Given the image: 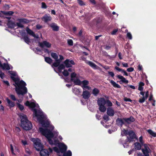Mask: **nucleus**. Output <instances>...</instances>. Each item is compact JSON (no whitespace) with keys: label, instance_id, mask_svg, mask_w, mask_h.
Here are the masks:
<instances>
[{"label":"nucleus","instance_id":"1","mask_svg":"<svg viewBox=\"0 0 156 156\" xmlns=\"http://www.w3.org/2000/svg\"><path fill=\"white\" fill-rule=\"evenodd\" d=\"M121 135L122 136L128 135L125 140L122 139L119 140V143L122 144L124 147H127L129 146V143L135 142L136 140L137 139L135 133L132 130L129 131L127 129H124Z\"/></svg>","mask_w":156,"mask_h":156},{"label":"nucleus","instance_id":"2","mask_svg":"<svg viewBox=\"0 0 156 156\" xmlns=\"http://www.w3.org/2000/svg\"><path fill=\"white\" fill-rule=\"evenodd\" d=\"M11 79L15 82L17 87H16V91L17 94L19 95H24L27 91V88L25 87L26 85V83L23 80L20 81L18 78H16L11 76Z\"/></svg>","mask_w":156,"mask_h":156},{"label":"nucleus","instance_id":"3","mask_svg":"<svg viewBox=\"0 0 156 156\" xmlns=\"http://www.w3.org/2000/svg\"><path fill=\"white\" fill-rule=\"evenodd\" d=\"M21 126L23 129L26 130H30L32 128V125L31 122L28 119L25 115H20Z\"/></svg>","mask_w":156,"mask_h":156},{"label":"nucleus","instance_id":"4","mask_svg":"<svg viewBox=\"0 0 156 156\" xmlns=\"http://www.w3.org/2000/svg\"><path fill=\"white\" fill-rule=\"evenodd\" d=\"M34 116L37 118L38 121L39 123L41 124L43 127L47 128L49 126V123L48 122L44 121L45 116L41 110L39 111L38 113L37 114V115Z\"/></svg>","mask_w":156,"mask_h":156},{"label":"nucleus","instance_id":"5","mask_svg":"<svg viewBox=\"0 0 156 156\" xmlns=\"http://www.w3.org/2000/svg\"><path fill=\"white\" fill-rule=\"evenodd\" d=\"M106 100L104 98H99L97 100V104L99 108V111L102 112H104L106 110V108L105 106L106 104Z\"/></svg>","mask_w":156,"mask_h":156},{"label":"nucleus","instance_id":"6","mask_svg":"<svg viewBox=\"0 0 156 156\" xmlns=\"http://www.w3.org/2000/svg\"><path fill=\"white\" fill-rule=\"evenodd\" d=\"M58 146L59 148L57 147H55L53 148L54 151L57 153H59L61 152L63 153V152H66L67 150V146L63 143H58Z\"/></svg>","mask_w":156,"mask_h":156},{"label":"nucleus","instance_id":"7","mask_svg":"<svg viewBox=\"0 0 156 156\" xmlns=\"http://www.w3.org/2000/svg\"><path fill=\"white\" fill-rule=\"evenodd\" d=\"M25 104L26 106L29 107L31 108V111L34 112L33 115L34 116H37V114L38 113L39 111H41L35 108L36 105L35 104L34 102L30 103L29 101H27Z\"/></svg>","mask_w":156,"mask_h":156},{"label":"nucleus","instance_id":"8","mask_svg":"<svg viewBox=\"0 0 156 156\" xmlns=\"http://www.w3.org/2000/svg\"><path fill=\"white\" fill-rule=\"evenodd\" d=\"M41 133L46 138L49 137H53L54 135L51 131L47 128L43 129L40 127L39 129Z\"/></svg>","mask_w":156,"mask_h":156},{"label":"nucleus","instance_id":"9","mask_svg":"<svg viewBox=\"0 0 156 156\" xmlns=\"http://www.w3.org/2000/svg\"><path fill=\"white\" fill-rule=\"evenodd\" d=\"M33 141L35 147L37 151H40L42 148H43V145L41 143L39 139L33 138Z\"/></svg>","mask_w":156,"mask_h":156},{"label":"nucleus","instance_id":"10","mask_svg":"<svg viewBox=\"0 0 156 156\" xmlns=\"http://www.w3.org/2000/svg\"><path fill=\"white\" fill-rule=\"evenodd\" d=\"M39 45L43 49L44 47L47 48H50L51 46V44L46 41H43L42 42H40L38 40Z\"/></svg>","mask_w":156,"mask_h":156},{"label":"nucleus","instance_id":"11","mask_svg":"<svg viewBox=\"0 0 156 156\" xmlns=\"http://www.w3.org/2000/svg\"><path fill=\"white\" fill-rule=\"evenodd\" d=\"M66 68H69L72 67V65H75V63L73 60H70L69 59H66L63 62Z\"/></svg>","mask_w":156,"mask_h":156},{"label":"nucleus","instance_id":"12","mask_svg":"<svg viewBox=\"0 0 156 156\" xmlns=\"http://www.w3.org/2000/svg\"><path fill=\"white\" fill-rule=\"evenodd\" d=\"M41 19L45 23H47L51 20L52 18L49 14H46L41 18Z\"/></svg>","mask_w":156,"mask_h":156},{"label":"nucleus","instance_id":"13","mask_svg":"<svg viewBox=\"0 0 156 156\" xmlns=\"http://www.w3.org/2000/svg\"><path fill=\"white\" fill-rule=\"evenodd\" d=\"M125 118H118L116 120V123L117 125L122 127L123 125H125V122L124 120Z\"/></svg>","mask_w":156,"mask_h":156},{"label":"nucleus","instance_id":"14","mask_svg":"<svg viewBox=\"0 0 156 156\" xmlns=\"http://www.w3.org/2000/svg\"><path fill=\"white\" fill-rule=\"evenodd\" d=\"M124 120L125 123L128 124H129L135 121V119L133 116H130L129 118H125Z\"/></svg>","mask_w":156,"mask_h":156},{"label":"nucleus","instance_id":"15","mask_svg":"<svg viewBox=\"0 0 156 156\" xmlns=\"http://www.w3.org/2000/svg\"><path fill=\"white\" fill-rule=\"evenodd\" d=\"M117 77L119 79L121 80V81L119 82L120 84H122V83L121 82L123 83H125L126 84H127L129 83V81L126 80L125 78L121 75H117Z\"/></svg>","mask_w":156,"mask_h":156},{"label":"nucleus","instance_id":"16","mask_svg":"<svg viewBox=\"0 0 156 156\" xmlns=\"http://www.w3.org/2000/svg\"><path fill=\"white\" fill-rule=\"evenodd\" d=\"M40 151V154L41 156H49V153L47 149H43L42 148Z\"/></svg>","mask_w":156,"mask_h":156},{"label":"nucleus","instance_id":"17","mask_svg":"<svg viewBox=\"0 0 156 156\" xmlns=\"http://www.w3.org/2000/svg\"><path fill=\"white\" fill-rule=\"evenodd\" d=\"M7 25L8 28L11 29H13L16 26V24L14 22L11 20H9L7 23Z\"/></svg>","mask_w":156,"mask_h":156},{"label":"nucleus","instance_id":"18","mask_svg":"<svg viewBox=\"0 0 156 156\" xmlns=\"http://www.w3.org/2000/svg\"><path fill=\"white\" fill-rule=\"evenodd\" d=\"M26 30L27 33L29 35L32 36L35 38H38L39 37L38 36H36L35 34L34 33V32L31 30L30 29H29L28 27H27L26 28Z\"/></svg>","mask_w":156,"mask_h":156},{"label":"nucleus","instance_id":"19","mask_svg":"<svg viewBox=\"0 0 156 156\" xmlns=\"http://www.w3.org/2000/svg\"><path fill=\"white\" fill-rule=\"evenodd\" d=\"M107 114L109 116H113L115 114L114 111L112 108L108 107L107 108Z\"/></svg>","mask_w":156,"mask_h":156},{"label":"nucleus","instance_id":"20","mask_svg":"<svg viewBox=\"0 0 156 156\" xmlns=\"http://www.w3.org/2000/svg\"><path fill=\"white\" fill-rule=\"evenodd\" d=\"M82 95L84 99H88L90 97V94L87 90L83 91Z\"/></svg>","mask_w":156,"mask_h":156},{"label":"nucleus","instance_id":"21","mask_svg":"<svg viewBox=\"0 0 156 156\" xmlns=\"http://www.w3.org/2000/svg\"><path fill=\"white\" fill-rule=\"evenodd\" d=\"M49 26L52 28L54 31H58L59 30V27L55 23H52L49 24Z\"/></svg>","mask_w":156,"mask_h":156},{"label":"nucleus","instance_id":"22","mask_svg":"<svg viewBox=\"0 0 156 156\" xmlns=\"http://www.w3.org/2000/svg\"><path fill=\"white\" fill-rule=\"evenodd\" d=\"M6 100L8 105V106L10 108H11L15 106V104L14 102L12 101L8 98L6 99Z\"/></svg>","mask_w":156,"mask_h":156},{"label":"nucleus","instance_id":"23","mask_svg":"<svg viewBox=\"0 0 156 156\" xmlns=\"http://www.w3.org/2000/svg\"><path fill=\"white\" fill-rule=\"evenodd\" d=\"M55 62L53 63L52 66L55 67H58L59 64L61 61L59 59H58V58L57 59H55Z\"/></svg>","mask_w":156,"mask_h":156},{"label":"nucleus","instance_id":"24","mask_svg":"<svg viewBox=\"0 0 156 156\" xmlns=\"http://www.w3.org/2000/svg\"><path fill=\"white\" fill-rule=\"evenodd\" d=\"M135 145V149L137 150H140L141 149L142 146V144L140 143L139 142H136L134 144Z\"/></svg>","mask_w":156,"mask_h":156},{"label":"nucleus","instance_id":"25","mask_svg":"<svg viewBox=\"0 0 156 156\" xmlns=\"http://www.w3.org/2000/svg\"><path fill=\"white\" fill-rule=\"evenodd\" d=\"M105 97L107 99L105 102L107 106L108 107L112 106V102L108 99L109 98L107 96H105Z\"/></svg>","mask_w":156,"mask_h":156},{"label":"nucleus","instance_id":"26","mask_svg":"<svg viewBox=\"0 0 156 156\" xmlns=\"http://www.w3.org/2000/svg\"><path fill=\"white\" fill-rule=\"evenodd\" d=\"M112 85L115 88H121V86L119 85L118 84L116 83L115 81L113 80H111L110 82Z\"/></svg>","mask_w":156,"mask_h":156},{"label":"nucleus","instance_id":"27","mask_svg":"<svg viewBox=\"0 0 156 156\" xmlns=\"http://www.w3.org/2000/svg\"><path fill=\"white\" fill-rule=\"evenodd\" d=\"M142 151L143 154L145 156H150L149 153L151 151V150L150 149V150L142 149Z\"/></svg>","mask_w":156,"mask_h":156},{"label":"nucleus","instance_id":"28","mask_svg":"<svg viewBox=\"0 0 156 156\" xmlns=\"http://www.w3.org/2000/svg\"><path fill=\"white\" fill-rule=\"evenodd\" d=\"M71 81L73 82L75 85H80L81 83V81L78 78H77L75 80L74 79L73 80H72Z\"/></svg>","mask_w":156,"mask_h":156},{"label":"nucleus","instance_id":"29","mask_svg":"<svg viewBox=\"0 0 156 156\" xmlns=\"http://www.w3.org/2000/svg\"><path fill=\"white\" fill-rule=\"evenodd\" d=\"M23 37L25 42L29 44L30 42V38L28 37L27 35L23 36Z\"/></svg>","mask_w":156,"mask_h":156},{"label":"nucleus","instance_id":"30","mask_svg":"<svg viewBox=\"0 0 156 156\" xmlns=\"http://www.w3.org/2000/svg\"><path fill=\"white\" fill-rule=\"evenodd\" d=\"M3 69H6L9 70L10 69V67L9 65L6 63H4L3 65H2V67H1Z\"/></svg>","mask_w":156,"mask_h":156},{"label":"nucleus","instance_id":"31","mask_svg":"<svg viewBox=\"0 0 156 156\" xmlns=\"http://www.w3.org/2000/svg\"><path fill=\"white\" fill-rule=\"evenodd\" d=\"M19 21L20 23H27L29 22V21L26 19L22 18L19 19Z\"/></svg>","mask_w":156,"mask_h":156},{"label":"nucleus","instance_id":"32","mask_svg":"<svg viewBox=\"0 0 156 156\" xmlns=\"http://www.w3.org/2000/svg\"><path fill=\"white\" fill-rule=\"evenodd\" d=\"M99 92V90L97 88H94L92 91V93L95 96H97Z\"/></svg>","mask_w":156,"mask_h":156},{"label":"nucleus","instance_id":"33","mask_svg":"<svg viewBox=\"0 0 156 156\" xmlns=\"http://www.w3.org/2000/svg\"><path fill=\"white\" fill-rule=\"evenodd\" d=\"M44 59L45 61L48 64H51L52 62V60L49 57H45Z\"/></svg>","mask_w":156,"mask_h":156},{"label":"nucleus","instance_id":"34","mask_svg":"<svg viewBox=\"0 0 156 156\" xmlns=\"http://www.w3.org/2000/svg\"><path fill=\"white\" fill-rule=\"evenodd\" d=\"M148 133L154 137H156V133L154 132L151 129H149L147 130Z\"/></svg>","mask_w":156,"mask_h":156},{"label":"nucleus","instance_id":"35","mask_svg":"<svg viewBox=\"0 0 156 156\" xmlns=\"http://www.w3.org/2000/svg\"><path fill=\"white\" fill-rule=\"evenodd\" d=\"M53 138V137H48L47 138L48 140V142L51 145H53L54 144H56V141L55 140V141H54L55 143H53V140L51 139V138Z\"/></svg>","mask_w":156,"mask_h":156},{"label":"nucleus","instance_id":"36","mask_svg":"<svg viewBox=\"0 0 156 156\" xmlns=\"http://www.w3.org/2000/svg\"><path fill=\"white\" fill-rule=\"evenodd\" d=\"M87 63L91 67L94 68H96L97 66V65L94 63L90 61H88L87 62Z\"/></svg>","mask_w":156,"mask_h":156},{"label":"nucleus","instance_id":"37","mask_svg":"<svg viewBox=\"0 0 156 156\" xmlns=\"http://www.w3.org/2000/svg\"><path fill=\"white\" fill-rule=\"evenodd\" d=\"M65 66L62 64H60L58 66V71L60 72H61L62 69H64L65 68Z\"/></svg>","mask_w":156,"mask_h":156},{"label":"nucleus","instance_id":"38","mask_svg":"<svg viewBox=\"0 0 156 156\" xmlns=\"http://www.w3.org/2000/svg\"><path fill=\"white\" fill-rule=\"evenodd\" d=\"M16 104L17 105V107L21 111H23V110L24 109V106L18 102H17Z\"/></svg>","mask_w":156,"mask_h":156},{"label":"nucleus","instance_id":"39","mask_svg":"<svg viewBox=\"0 0 156 156\" xmlns=\"http://www.w3.org/2000/svg\"><path fill=\"white\" fill-rule=\"evenodd\" d=\"M63 156H72V153L70 150H68L67 152H65L63 153Z\"/></svg>","mask_w":156,"mask_h":156},{"label":"nucleus","instance_id":"40","mask_svg":"<svg viewBox=\"0 0 156 156\" xmlns=\"http://www.w3.org/2000/svg\"><path fill=\"white\" fill-rule=\"evenodd\" d=\"M51 57L55 60V59H57V58H58V55L55 52H51Z\"/></svg>","mask_w":156,"mask_h":156},{"label":"nucleus","instance_id":"41","mask_svg":"<svg viewBox=\"0 0 156 156\" xmlns=\"http://www.w3.org/2000/svg\"><path fill=\"white\" fill-rule=\"evenodd\" d=\"M14 12L12 11H4L3 13L7 16H11L14 13Z\"/></svg>","mask_w":156,"mask_h":156},{"label":"nucleus","instance_id":"42","mask_svg":"<svg viewBox=\"0 0 156 156\" xmlns=\"http://www.w3.org/2000/svg\"><path fill=\"white\" fill-rule=\"evenodd\" d=\"M76 74L75 73H72L71 74V81L73 80L74 78L76 77Z\"/></svg>","mask_w":156,"mask_h":156},{"label":"nucleus","instance_id":"43","mask_svg":"<svg viewBox=\"0 0 156 156\" xmlns=\"http://www.w3.org/2000/svg\"><path fill=\"white\" fill-rule=\"evenodd\" d=\"M97 24L100 23L102 21V20L100 17H98L94 19Z\"/></svg>","mask_w":156,"mask_h":156},{"label":"nucleus","instance_id":"44","mask_svg":"<svg viewBox=\"0 0 156 156\" xmlns=\"http://www.w3.org/2000/svg\"><path fill=\"white\" fill-rule=\"evenodd\" d=\"M147 99H146V98L143 96L142 98L139 99V102L140 103H143L144 102L145 100Z\"/></svg>","mask_w":156,"mask_h":156},{"label":"nucleus","instance_id":"45","mask_svg":"<svg viewBox=\"0 0 156 156\" xmlns=\"http://www.w3.org/2000/svg\"><path fill=\"white\" fill-rule=\"evenodd\" d=\"M74 92L76 95L79 94L80 92V89L77 88L75 89L74 90Z\"/></svg>","mask_w":156,"mask_h":156},{"label":"nucleus","instance_id":"46","mask_svg":"<svg viewBox=\"0 0 156 156\" xmlns=\"http://www.w3.org/2000/svg\"><path fill=\"white\" fill-rule=\"evenodd\" d=\"M63 74L65 76H67L69 75V73L66 70H64L62 72Z\"/></svg>","mask_w":156,"mask_h":156},{"label":"nucleus","instance_id":"47","mask_svg":"<svg viewBox=\"0 0 156 156\" xmlns=\"http://www.w3.org/2000/svg\"><path fill=\"white\" fill-rule=\"evenodd\" d=\"M83 86L87 85L89 84V81L87 80H84L81 82Z\"/></svg>","mask_w":156,"mask_h":156},{"label":"nucleus","instance_id":"48","mask_svg":"<svg viewBox=\"0 0 156 156\" xmlns=\"http://www.w3.org/2000/svg\"><path fill=\"white\" fill-rule=\"evenodd\" d=\"M67 43L68 45L69 46H72L73 45V42L72 40L69 39L67 41Z\"/></svg>","mask_w":156,"mask_h":156},{"label":"nucleus","instance_id":"49","mask_svg":"<svg viewBox=\"0 0 156 156\" xmlns=\"http://www.w3.org/2000/svg\"><path fill=\"white\" fill-rule=\"evenodd\" d=\"M142 145L144 146V148H143L142 149L150 150V148L147 144H143V145Z\"/></svg>","mask_w":156,"mask_h":156},{"label":"nucleus","instance_id":"50","mask_svg":"<svg viewBox=\"0 0 156 156\" xmlns=\"http://www.w3.org/2000/svg\"><path fill=\"white\" fill-rule=\"evenodd\" d=\"M77 1H78V3L80 6H83L85 5V4L84 3L83 1L82 0H77Z\"/></svg>","mask_w":156,"mask_h":156},{"label":"nucleus","instance_id":"51","mask_svg":"<svg viewBox=\"0 0 156 156\" xmlns=\"http://www.w3.org/2000/svg\"><path fill=\"white\" fill-rule=\"evenodd\" d=\"M47 7V5H46L45 3L44 2H42L41 3V8L43 9H46Z\"/></svg>","mask_w":156,"mask_h":156},{"label":"nucleus","instance_id":"52","mask_svg":"<svg viewBox=\"0 0 156 156\" xmlns=\"http://www.w3.org/2000/svg\"><path fill=\"white\" fill-rule=\"evenodd\" d=\"M123 100L124 101L126 102H131L132 101V100H131V99L129 98H127L126 97H125L123 99Z\"/></svg>","mask_w":156,"mask_h":156},{"label":"nucleus","instance_id":"53","mask_svg":"<svg viewBox=\"0 0 156 156\" xmlns=\"http://www.w3.org/2000/svg\"><path fill=\"white\" fill-rule=\"evenodd\" d=\"M21 23H16V26H17L18 27L20 28H23L24 27L23 25Z\"/></svg>","mask_w":156,"mask_h":156},{"label":"nucleus","instance_id":"54","mask_svg":"<svg viewBox=\"0 0 156 156\" xmlns=\"http://www.w3.org/2000/svg\"><path fill=\"white\" fill-rule=\"evenodd\" d=\"M103 119L104 120H106V122H107L109 120V117L107 115H104L103 116Z\"/></svg>","mask_w":156,"mask_h":156},{"label":"nucleus","instance_id":"55","mask_svg":"<svg viewBox=\"0 0 156 156\" xmlns=\"http://www.w3.org/2000/svg\"><path fill=\"white\" fill-rule=\"evenodd\" d=\"M127 37L129 39L131 40L132 39V36L131 33L129 32L127 33Z\"/></svg>","mask_w":156,"mask_h":156},{"label":"nucleus","instance_id":"56","mask_svg":"<svg viewBox=\"0 0 156 156\" xmlns=\"http://www.w3.org/2000/svg\"><path fill=\"white\" fill-rule=\"evenodd\" d=\"M10 98L14 101H16V99L15 98V96L13 94H11L10 96Z\"/></svg>","mask_w":156,"mask_h":156},{"label":"nucleus","instance_id":"57","mask_svg":"<svg viewBox=\"0 0 156 156\" xmlns=\"http://www.w3.org/2000/svg\"><path fill=\"white\" fill-rule=\"evenodd\" d=\"M118 29H114L111 32V34L112 35H115L116 34V33L118 32Z\"/></svg>","mask_w":156,"mask_h":156},{"label":"nucleus","instance_id":"58","mask_svg":"<svg viewBox=\"0 0 156 156\" xmlns=\"http://www.w3.org/2000/svg\"><path fill=\"white\" fill-rule=\"evenodd\" d=\"M139 141L140 143L142 144V145H143V144H144V142L143 140V137L142 136H140L139 137Z\"/></svg>","mask_w":156,"mask_h":156},{"label":"nucleus","instance_id":"59","mask_svg":"<svg viewBox=\"0 0 156 156\" xmlns=\"http://www.w3.org/2000/svg\"><path fill=\"white\" fill-rule=\"evenodd\" d=\"M134 69L133 67H130L127 69V71L128 72H132L133 71Z\"/></svg>","mask_w":156,"mask_h":156},{"label":"nucleus","instance_id":"60","mask_svg":"<svg viewBox=\"0 0 156 156\" xmlns=\"http://www.w3.org/2000/svg\"><path fill=\"white\" fill-rule=\"evenodd\" d=\"M108 74L112 77H113L115 75L113 72L108 71Z\"/></svg>","mask_w":156,"mask_h":156},{"label":"nucleus","instance_id":"61","mask_svg":"<svg viewBox=\"0 0 156 156\" xmlns=\"http://www.w3.org/2000/svg\"><path fill=\"white\" fill-rule=\"evenodd\" d=\"M82 87L83 90H85V89H89L90 88L87 85L82 86Z\"/></svg>","mask_w":156,"mask_h":156},{"label":"nucleus","instance_id":"62","mask_svg":"<svg viewBox=\"0 0 156 156\" xmlns=\"http://www.w3.org/2000/svg\"><path fill=\"white\" fill-rule=\"evenodd\" d=\"M10 150L12 152V154H14L13 152L14 149H13V147L12 145V144H11L10 145Z\"/></svg>","mask_w":156,"mask_h":156},{"label":"nucleus","instance_id":"63","mask_svg":"<svg viewBox=\"0 0 156 156\" xmlns=\"http://www.w3.org/2000/svg\"><path fill=\"white\" fill-rule=\"evenodd\" d=\"M115 69L119 72L121 71L122 72L123 70V69L120 68L116 66L115 67Z\"/></svg>","mask_w":156,"mask_h":156},{"label":"nucleus","instance_id":"64","mask_svg":"<svg viewBox=\"0 0 156 156\" xmlns=\"http://www.w3.org/2000/svg\"><path fill=\"white\" fill-rule=\"evenodd\" d=\"M143 68L141 65H139L138 66V70L139 71H141L142 70Z\"/></svg>","mask_w":156,"mask_h":156}]
</instances>
